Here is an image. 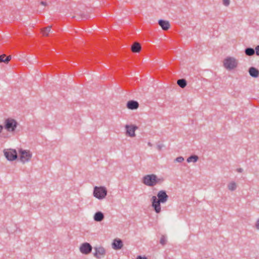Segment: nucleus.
I'll use <instances>...</instances> for the list:
<instances>
[{
	"label": "nucleus",
	"instance_id": "obj_29",
	"mask_svg": "<svg viewBox=\"0 0 259 259\" xmlns=\"http://www.w3.org/2000/svg\"><path fill=\"white\" fill-rule=\"evenodd\" d=\"M137 259H147V258H146V257H141V256H139L137 257Z\"/></svg>",
	"mask_w": 259,
	"mask_h": 259
},
{
	"label": "nucleus",
	"instance_id": "obj_28",
	"mask_svg": "<svg viewBox=\"0 0 259 259\" xmlns=\"http://www.w3.org/2000/svg\"><path fill=\"white\" fill-rule=\"evenodd\" d=\"M255 227L256 229H259V219H258L256 222Z\"/></svg>",
	"mask_w": 259,
	"mask_h": 259
},
{
	"label": "nucleus",
	"instance_id": "obj_2",
	"mask_svg": "<svg viewBox=\"0 0 259 259\" xmlns=\"http://www.w3.org/2000/svg\"><path fill=\"white\" fill-rule=\"evenodd\" d=\"M5 127L9 132H13L17 127V123L13 119L8 118L5 122Z\"/></svg>",
	"mask_w": 259,
	"mask_h": 259
},
{
	"label": "nucleus",
	"instance_id": "obj_15",
	"mask_svg": "<svg viewBox=\"0 0 259 259\" xmlns=\"http://www.w3.org/2000/svg\"><path fill=\"white\" fill-rule=\"evenodd\" d=\"M249 74L251 76L256 77L259 75L258 70L254 67H251L249 70Z\"/></svg>",
	"mask_w": 259,
	"mask_h": 259
},
{
	"label": "nucleus",
	"instance_id": "obj_26",
	"mask_svg": "<svg viewBox=\"0 0 259 259\" xmlns=\"http://www.w3.org/2000/svg\"><path fill=\"white\" fill-rule=\"evenodd\" d=\"M176 160L177 161H178L179 162H181L184 160V158L182 157H179L177 158Z\"/></svg>",
	"mask_w": 259,
	"mask_h": 259
},
{
	"label": "nucleus",
	"instance_id": "obj_8",
	"mask_svg": "<svg viewBox=\"0 0 259 259\" xmlns=\"http://www.w3.org/2000/svg\"><path fill=\"white\" fill-rule=\"evenodd\" d=\"M92 248V246L89 243H84L81 245L80 250L82 253L87 254L91 252Z\"/></svg>",
	"mask_w": 259,
	"mask_h": 259
},
{
	"label": "nucleus",
	"instance_id": "obj_20",
	"mask_svg": "<svg viewBox=\"0 0 259 259\" xmlns=\"http://www.w3.org/2000/svg\"><path fill=\"white\" fill-rule=\"evenodd\" d=\"M105 253V250L102 248H99L98 249H96V253L95 255L97 257H99V256H98V254L99 255H103Z\"/></svg>",
	"mask_w": 259,
	"mask_h": 259
},
{
	"label": "nucleus",
	"instance_id": "obj_14",
	"mask_svg": "<svg viewBox=\"0 0 259 259\" xmlns=\"http://www.w3.org/2000/svg\"><path fill=\"white\" fill-rule=\"evenodd\" d=\"M158 24L161 27V28L164 30H167V29H168L170 26L169 22L168 21L164 20H159Z\"/></svg>",
	"mask_w": 259,
	"mask_h": 259
},
{
	"label": "nucleus",
	"instance_id": "obj_6",
	"mask_svg": "<svg viewBox=\"0 0 259 259\" xmlns=\"http://www.w3.org/2000/svg\"><path fill=\"white\" fill-rule=\"evenodd\" d=\"M20 160L22 162H25L29 160L31 157V154L29 151L20 150Z\"/></svg>",
	"mask_w": 259,
	"mask_h": 259
},
{
	"label": "nucleus",
	"instance_id": "obj_24",
	"mask_svg": "<svg viewBox=\"0 0 259 259\" xmlns=\"http://www.w3.org/2000/svg\"><path fill=\"white\" fill-rule=\"evenodd\" d=\"M166 240L165 237L164 236H162L160 240V243L162 245H164L166 244Z\"/></svg>",
	"mask_w": 259,
	"mask_h": 259
},
{
	"label": "nucleus",
	"instance_id": "obj_16",
	"mask_svg": "<svg viewBox=\"0 0 259 259\" xmlns=\"http://www.w3.org/2000/svg\"><path fill=\"white\" fill-rule=\"evenodd\" d=\"M11 59V56H6L5 54H3L0 56V62H4L5 63H8Z\"/></svg>",
	"mask_w": 259,
	"mask_h": 259
},
{
	"label": "nucleus",
	"instance_id": "obj_1",
	"mask_svg": "<svg viewBox=\"0 0 259 259\" xmlns=\"http://www.w3.org/2000/svg\"><path fill=\"white\" fill-rule=\"evenodd\" d=\"M161 181V179L154 174L147 175L143 178V183L148 186L152 187L156 185Z\"/></svg>",
	"mask_w": 259,
	"mask_h": 259
},
{
	"label": "nucleus",
	"instance_id": "obj_3",
	"mask_svg": "<svg viewBox=\"0 0 259 259\" xmlns=\"http://www.w3.org/2000/svg\"><path fill=\"white\" fill-rule=\"evenodd\" d=\"M224 65L227 69H234L237 66V61L233 58H227L224 61Z\"/></svg>",
	"mask_w": 259,
	"mask_h": 259
},
{
	"label": "nucleus",
	"instance_id": "obj_18",
	"mask_svg": "<svg viewBox=\"0 0 259 259\" xmlns=\"http://www.w3.org/2000/svg\"><path fill=\"white\" fill-rule=\"evenodd\" d=\"M104 218L103 214L101 212L96 213L94 216V219L96 221H101Z\"/></svg>",
	"mask_w": 259,
	"mask_h": 259
},
{
	"label": "nucleus",
	"instance_id": "obj_11",
	"mask_svg": "<svg viewBox=\"0 0 259 259\" xmlns=\"http://www.w3.org/2000/svg\"><path fill=\"white\" fill-rule=\"evenodd\" d=\"M137 127L134 125H126V132L130 137L135 136V132Z\"/></svg>",
	"mask_w": 259,
	"mask_h": 259
},
{
	"label": "nucleus",
	"instance_id": "obj_27",
	"mask_svg": "<svg viewBox=\"0 0 259 259\" xmlns=\"http://www.w3.org/2000/svg\"><path fill=\"white\" fill-rule=\"evenodd\" d=\"M255 53L257 55L259 56V46L255 48Z\"/></svg>",
	"mask_w": 259,
	"mask_h": 259
},
{
	"label": "nucleus",
	"instance_id": "obj_21",
	"mask_svg": "<svg viewBox=\"0 0 259 259\" xmlns=\"http://www.w3.org/2000/svg\"><path fill=\"white\" fill-rule=\"evenodd\" d=\"M198 159V156H196V155H193V156H190L187 160V162H196Z\"/></svg>",
	"mask_w": 259,
	"mask_h": 259
},
{
	"label": "nucleus",
	"instance_id": "obj_5",
	"mask_svg": "<svg viewBox=\"0 0 259 259\" xmlns=\"http://www.w3.org/2000/svg\"><path fill=\"white\" fill-rule=\"evenodd\" d=\"M5 155L9 160H13L17 157V154L15 150H7L4 151Z\"/></svg>",
	"mask_w": 259,
	"mask_h": 259
},
{
	"label": "nucleus",
	"instance_id": "obj_30",
	"mask_svg": "<svg viewBox=\"0 0 259 259\" xmlns=\"http://www.w3.org/2000/svg\"><path fill=\"white\" fill-rule=\"evenodd\" d=\"M41 4L42 5H45V3L44 2H41Z\"/></svg>",
	"mask_w": 259,
	"mask_h": 259
},
{
	"label": "nucleus",
	"instance_id": "obj_23",
	"mask_svg": "<svg viewBox=\"0 0 259 259\" xmlns=\"http://www.w3.org/2000/svg\"><path fill=\"white\" fill-rule=\"evenodd\" d=\"M245 54L248 56H251L254 54V50L251 48H247L245 50Z\"/></svg>",
	"mask_w": 259,
	"mask_h": 259
},
{
	"label": "nucleus",
	"instance_id": "obj_12",
	"mask_svg": "<svg viewBox=\"0 0 259 259\" xmlns=\"http://www.w3.org/2000/svg\"><path fill=\"white\" fill-rule=\"evenodd\" d=\"M131 50L133 53H139L141 50V45L137 42H134L132 46Z\"/></svg>",
	"mask_w": 259,
	"mask_h": 259
},
{
	"label": "nucleus",
	"instance_id": "obj_4",
	"mask_svg": "<svg viewBox=\"0 0 259 259\" xmlns=\"http://www.w3.org/2000/svg\"><path fill=\"white\" fill-rule=\"evenodd\" d=\"M94 196L99 199L104 198L107 195V191L104 187H96L94 191Z\"/></svg>",
	"mask_w": 259,
	"mask_h": 259
},
{
	"label": "nucleus",
	"instance_id": "obj_19",
	"mask_svg": "<svg viewBox=\"0 0 259 259\" xmlns=\"http://www.w3.org/2000/svg\"><path fill=\"white\" fill-rule=\"evenodd\" d=\"M177 83L182 88H185L187 85L186 81L184 79H179Z\"/></svg>",
	"mask_w": 259,
	"mask_h": 259
},
{
	"label": "nucleus",
	"instance_id": "obj_17",
	"mask_svg": "<svg viewBox=\"0 0 259 259\" xmlns=\"http://www.w3.org/2000/svg\"><path fill=\"white\" fill-rule=\"evenodd\" d=\"M51 27L48 26L41 29V33L44 36H48L51 31Z\"/></svg>",
	"mask_w": 259,
	"mask_h": 259
},
{
	"label": "nucleus",
	"instance_id": "obj_31",
	"mask_svg": "<svg viewBox=\"0 0 259 259\" xmlns=\"http://www.w3.org/2000/svg\"><path fill=\"white\" fill-rule=\"evenodd\" d=\"M238 171H239V172H241V169H239Z\"/></svg>",
	"mask_w": 259,
	"mask_h": 259
},
{
	"label": "nucleus",
	"instance_id": "obj_10",
	"mask_svg": "<svg viewBox=\"0 0 259 259\" xmlns=\"http://www.w3.org/2000/svg\"><path fill=\"white\" fill-rule=\"evenodd\" d=\"M127 107L131 110L137 109L139 106V104L138 102L135 101H130L127 103Z\"/></svg>",
	"mask_w": 259,
	"mask_h": 259
},
{
	"label": "nucleus",
	"instance_id": "obj_7",
	"mask_svg": "<svg viewBox=\"0 0 259 259\" xmlns=\"http://www.w3.org/2000/svg\"><path fill=\"white\" fill-rule=\"evenodd\" d=\"M152 206L154 208V210L157 213H159L161 211V207L160 203L161 202L158 200L156 196L152 197Z\"/></svg>",
	"mask_w": 259,
	"mask_h": 259
},
{
	"label": "nucleus",
	"instance_id": "obj_22",
	"mask_svg": "<svg viewBox=\"0 0 259 259\" xmlns=\"http://www.w3.org/2000/svg\"><path fill=\"white\" fill-rule=\"evenodd\" d=\"M228 188L231 191H233L236 188V184L235 182H231L228 186Z\"/></svg>",
	"mask_w": 259,
	"mask_h": 259
},
{
	"label": "nucleus",
	"instance_id": "obj_25",
	"mask_svg": "<svg viewBox=\"0 0 259 259\" xmlns=\"http://www.w3.org/2000/svg\"><path fill=\"white\" fill-rule=\"evenodd\" d=\"M230 3L229 0H223V4L225 6H228Z\"/></svg>",
	"mask_w": 259,
	"mask_h": 259
},
{
	"label": "nucleus",
	"instance_id": "obj_9",
	"mask_svg": "<svg viewBox=\"0 0 259 259\" xmlns=\"http://www.w3.org/2000/svg\"><path fill=\"white\" fill-rule=\"evenodd\" d=\"M158 200L161 203L165 202L168 198V196L164 191H160L157 194Z\"/></svg>",
	"mask_w": 259,
	"mask_h": 259
},
{
	"label": "nucleus",
	"instance_id": "obj_13",
	"mask_svg": "<svg viewBox=\"0 0 259 259\" xmlns=\"http://www.w3.org/2000/svg\"><path fill=\"white\" fill-rule=\"evenodd\" d=\"M113 248L115 249H121L123 246L122 242L119 239H115L113 244Z\"/></svg>",
	"mask_w": 259,
	"mask_h": 259
}]
</instances>
